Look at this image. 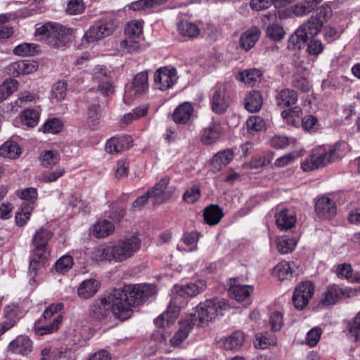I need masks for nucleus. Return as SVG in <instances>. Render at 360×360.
Masks as SVG:
<instances>
[{"mask_svg": "<svg viewBox=\"0 0 360 360\" xmlns=\"http://www.w3.org/2000/svg\"><path fill=\"white\" fill-rule=\"evenodd\" d=\"M330 11L321 7L316 16H311L291 35L288 40L289 49H300L307 40L318 34L322 28L323 21Z\"/></svg>", "mask_w": 360, "mask_h": 360, "instance_id": "3", "label": "nucleus"}, {"mask_svg": "<svg viewBox=\"0 0 360 360\" xmlns=\"http://www.w3.org/2000/svg\"><path fill=\"white\" fill-rule=\"evenodd\" d=\"M344 143H336L326 152L322 149H314L301 164L304 172H311L314 169L326 166L329 163L335 162L344 155L342 147Z\"/></svg>", "mask_w": 360, "mask_h": 360, "instance_id": "4", "label": "nucleus"}, {"mask_svg": "<svg viewBox=\"0 0 360 360\" xmlns=\"http://www.w3.org/2000/svg\"><path fill=\"white\" fill-rule=\"evenodd\" d=\"M94 79L98 83V90L104 96L113 92V85L110 71L104 66L98 65L93 70Z\"/></svg>", "mask_w": 360, "mask_h": 360, "instance_id": "13", "label": "nucleus"}, {"mask_svg": "<svg viewBox=\"0 0 360 360\" xmlns=\"http://www.w3.org/2000/svg\"><path fill=\"white\" fill-rule=\"evenodd\" d=\"M200 195L201 192L200 187L197 185H194L187 189L184 193L183 198L188 203H194L200 198Z\"/></svg>", "mask_w": 360, "mask_h": 360, "instance_id": "61", "label": "nucleus"}, {"mask_svg": "<svg viewBox=\"0 0 360 360\" xmlns=\"http://www.w3.org/2000/svg\"><path fill=\"white\" fill-rule=\"evenodd\" d=\"M149 89L148 83V72L143 71L137 73L134 77L131 86L130 87V92L134 96H141L146 94Z\"/></svg>", "mask_w": 360, "mask_h": 360, "instance_id": "19", "label": "nucleus"}, {"mask_svg": "<svg viewBox=\"0 0 360 360\" xmlns=\"http://www.w3.org/2000/svg\"><path fill=\"white\" fill-rule=\"evenodd\" d=\"M99 288V283L94 279L84 281L77 289V295L83 299H89L93 297Z\"/></svg>", "mask_w": 360, "mask_h": 360, "instance_id": "30", "label": "nucleus"}, {"mask_svg": "<svg viewBox=\"0 0 360 360\" xmlns=\"http://www.w3.org/2000/svg\"><path fill=\"white\" fill-rule=\"evenodd\" d=\"M64 354L59 349L45 347L41 351V360H60Z\"/></svg>", "mask_w": 360, "mask_h": 360, "instance_id": "59", "label": "nucleus"}, {"mask_svg": "<svg viewBox=\"0 0 360 360\" xmlns=\"http://www.w3.org/2000/svg\"><path fill=\"white\" fill-rule=\"evenodd\" d=\"M276 223L281 231L292 229L296 224L297 217L294 211L282 208L275 215Z\"/></svg>", "mask_w": 360, "mask_h": 360, "instance_id": "17", "label": "nucleus"}, {"mask_svg": "<svg viewBox=\"0 0 360 360\" xmlns=\"http://www.w3.org/2000/svg\"><path fill=\"white\" fill-rule=\"evenodd\" d=\"M207 288L205 280L200 279L195 282H189L183 285H175L173 287V293L183 298H191L203 292Z\"/></svg>", "mask_w": 360, "mask_h": 360, "instance_id": "12", "label": "nucleus"}, {"mask_svg": "<svg viewBox=\"0 0 360 360\" xmlns=\"http://www.w3.org/2000/svg\"><path fill=\"white\" fill-rule=\"evenodd\" d=\"M231 103L229 85L226 83H217L212 89L210 99L212 110L216 114H223Z\"/></svg>", "mask_w": 360, "mask_h": 360, "instance_id": "8", "label": "nucleus"}, {"mask_svg": "<svg viewBox=\"0 0 360 360\" xmlns=\"http://www.w3.org/2000/svg\"><path fill=\"white\" fill-rule=\"evenodd\" d=\"M115 226L112 221L107 219L98 220L91 229V233L96 238H104L112 234Z\"/></svg>", "mask_w": 360, "mask_h": 360, "instance_id": "27", "label": "nucleus"}, {"mask_svg": "<svg viewBox=\"0 0 360 360\" xmlns=\"http://www.w3.org/2000/svg\"><path fill=\"white\" fill-rule=\"evenodd\" d=\"M262 72L258 69L245 70L238 75L237 79L244 83L253 86L255 83L260 78Z\"/></svg>", "mask_w": 360, "mask_h": 360, "instance_id": "40", "label": "nucleus"}, {"mask_svg": "<svg viewBox=\"0 0 360 360\" xmlns=\"http://www.w3.org/2000/svg\"><path fill=\"white\" fill-rule=\"evenodd\" d=\"M263 98L261 93L258 91L249 92L245 100V108L250 112H258L262 105Z\"/></svg>", "mask_w": 360, "mask_h": 360, "instance_id": "31", "label": "nucleus"}, {"mask_svg": "<svg viewBox=\"0 0 360 360\" xmlns=\"http://www.w3.org/2000/svg\"><path fill=\"white\" fill-rule=\"evenodd\" d=\"M245 341V336L241 331H236L232 333L224 341V347L226 349L233 350L240 347Z\"/></svg>", "mask_w": 360, "mask_h": 360, "instance_id": "43", "label": "nucleus"}, {"mask_svg": "<svg viewBox=\"0 0 360 360\" xmlns=\"http://www.w3.org/2000/svg\"><path fill=\"white\" fill-rule=\"evenodd\" d=\"M21 122L29 127H35L39 120V112L35 109H26L20 115Z\"/></svg>", "mask_w": 360, "mask_h": 360, "instance_id": "41", "label": "nucleus"}, {"mask_svg": "<svg viewBox=\"0 0 360 360\" xmlns=\"http://www.w3.org/2000/svg\"><path fill=\"white\" fill-rule=\"evenodd\" d=\"M131 138L129 136H121L109 139L105 150L109 153H118L131 146Z\"/></svg>", "mask_w": 360, "mask_h": 360, "instance_id": "20", "label": "nucleus"}, {"mask_svg": "<svg viewBox=\"0 0 360 360\" xmlns=\"http://www.w3.org/2000/svg\"><path fill=\"white\" fill-rule=\"evenodd\" d=\"M348 335L354 341L360 340V311L356 314L354 320L349 323Z\"/></svg>", "mask_w": 360, "mask_h": 360, "instance_id": "53", "label": "nucleus"}, {"mask_svg": "<svg viewBox=\"0 0 360 360\" xmlns=\"http://www.w3.org/2000/svg\"><path fill=\"white\" fill-rule=\"evenodd\" d=\"M226 308V303L218 298L206 300L195 307V313L191 314L189 319L193 323L196 319L195 325H203L222 315Z\"/></svg>", "mask_w": 360, "mask_h": 360, "instance_id": "6", "label": "nucleus"}, {"mask_svg": "<svg viewBox=\"0 0 360 360\" xmlns=\"http://www.w3.org/2000/svg\"><path fill=\"white\" fill-rule=\"evenodd\" d=\"M337 275L340 278H346L352 283V279L355 278V274H353V269L350 264L344 263L339 264L337 268Z\"/></svg>", "mask_w": 360, "mask_h": 360, "instance_id": "58", "label": "nucleus"}, {"mask_svg": "<svg viewBox=\"0 0 360 360\" xmlns=\"http://www.w3.org/2000/svg\"><path fill=\"white\" fill-rule=\"evenodd\" d=\"M276 105L283 108L295 104L297 101V93L290 89L278 91L275 96Z\"/></svg>", "mask_w": 360, "mask_h": 360, "instance_id": "25", "label": "nucleus"}, {"mask_svg": "<svg viewBox=\"0 0 360 360\" xmlns=\"http://www.w3.org/2000/svg\"><path fill=\"white\" fill-rule=\"evenodd\" d=\"M74 262L72 256L65 255L59 258L55 263L54 267L56 272L64 274L72 269Z\"/></svg>", "mask_w": 360, "mask_h": 360, "instance_id": "51", "label": "nucleus"}, {"mask_svg": "<svg viewBox=\"0 0 360 360\" xmlns=\"http://www.w3.org/2000/svg\"><path fill=\"white\" fill-rule=\"evenodd\" d=\"M121 47L127 53H134L139 49V41L138 38H128L121 42Z\"/></svg>", "mask_w": 360, "mask_h": 360, "instance_id": "63", "label": "nucleus"}, {"mask_svg": "<svg viewBox=\"0 0 360 360\" xmlns=\"http://www.w3.org/2000/svg\"><path fill=\"white\" fill-rule=\"evenodd\" d=\"M247 128L250 134L259 132L266 129L264 119L259 116H251L246 121Z\"/></svg>", "mask_w": 360, "mask_h": 360, "instance_id": "49", "label": "nucleus"}, {"mask_svg": "<svg viewBox=\"0 0 360 360\" xmlns=\"http://www.w3.org/2000/svg\"><path fill=\"white\" fill-rule=\"evenodd\" d=\"M33 211L31 202L22 203L20 210L15 214V224L18 226H23L29 221Z\"/></svg>", "mask_w": 360, "mask_h": 360, "instance_id": "37", "label": "nucleus"}, {"mask_svg": "<svg viewBox=\"0 0 360 360\" xmlns=\"http://www.w3.org/2000/svg\"><path fill=\"white\" fill-rule=\"evenodd\" d=\"M177 29L180 34L192 39L196 38L200 32V29L197 24L188 20L179 22Z\"/></svg>", "mask_w": 360, "mask_h": 360, "instance_id": "33", "label": "nucleus"}, {"mask_svg": "<svg viewBox=\"0 0 360 360\" xmlns=\"http://www.w3.org/2000/svg\"><path fill=\"white\" fill-rule=\"evenodd\" d=\"M63 128L61 121L58 118H52L48 120L41 127L44 133L58 134Z\"/></svg>", "mask_w": 360, "mask_h": 360, "instance_id": "54", "label": "nucleus"}, {"mask_svg": "<svg viewBox=\"0 0 360 360\" xmlns=\"http://www.w3.org/2000/svg\"><path fill=\"white\" fill-rule=\"evenodd\" d=\"M39 159L42 167L50 168L59 162L60 157L56 150H44L41 153Z\"/></svg>", "mask_w": 360, "mask_h": 360, "instance_id": "38", "label": "nucleus"}, {"mask_svg": "<svg viewBox=\"0 0 360 360\" xmlns=\"http://www.w3.org/2000/svg\"><path fill=\"white\" fill-rule=\"evenodd\" d=\"M168 184V179H162L151 190L148 191L147 194L152 198L153 204H161L169 200L170 195L166 191Z\"/></svg>", "mask_w": 360, "mask_h": 360, "instance_id": "16", "label": "nucleus"}, {"mask_svg": "<svg viewBox=\"0 0 360 360\" xmlns=\"http://www.w3.org/2000/svg\"><path fill=\"white\" fill-rule=\"evenodd\" d=\"M62 319V316L56 315L51 322L46 323L41 326L35 324V333L38 335H44L53 333L54 331L57 330L58 328H59V325L60 324Z\"/></svg>", "mask_w": 360, "mask_h": 360, "instance_id": "36", "label": "nucleus"}, {"mask_svg": "<svg viewBox=\"0 0 360 360\" xmlns=\"http://www.w3.org/2000/svg\"><path fill=\"white\" fill-rule=\"evenodd\" d=\"M297 245V240L286 236H281L277 240V248L281 254L291 252Z\"/></svg>", "mask_w": 360, "mask_h": 360, "instance_id": "45", "label": "nucleus"}, {"mask_svg": "<svg viewBox=\"0 0 360 360\" xmlns=\"http://www.w3.org/2000/svg\"><path fill=\"white\" fill-rule=\"evenodd\" d=\"M85 5L83 0H70L66 7V11L70 15H77L84 12Z\"/></svg>", "mask_w": 360, "mask_h": 360, "instance_id": "60", "label": "nucleus"}, {"mask_svg": "<svg viewBox=\"0 0 360 360\" xmlns=\"http://www.w3.org/2000/svg\"><path fill=\"white\" fill-rule=\"evenodd\" d=\"M53 233L44 227H40L34 232L32 238L34 255L38 258H47L51 252L49 245Z\"/></svg>", "mask_w": 360, "mask_h": 360, "instance_id": "10", "label": "nucleus"}, {"mask_svg": "<svg viewBox=\"0 0 360 360\" xmlns=\"http://www.w3.org/2000/svg\"><path fill=\"white\" fill-rule=\"evenodd\" d=\"M322 334L320 328L314 327L311 328L307 334L306 342L310 347H314L319 342Z\"/></svg>", "mask_w": 360, "mask_h": 360, "instance_id": "64", "label": "nucleus"}, {"mask_svg": "<svg viewBox=\"0 0 360 360\" xmlns=\"http://www.w3.org/2000/svg\"><path fill=\"white\" fill-rule=\"evenodd\" d=\"M261 32L257 27H252L245 31L240 37V47L245 51L251 49L258 41Z\"/></svg>", "mask_w": 360, "mask_h": 360, "instance_id": "24", "label": "nucleus"}, {"mask_svg": "<svg viewBox=\"0 0 360 360\" xmlns=\"http://www.w3.org/2000/svg\"><path fill=\"white\" fill-rule=\"evenodd\" d=\"M32 345L29 337L18 335L9 343L8 349L12 353L27 356L32 351Z\"/></svg>", "mask_w": 360, "mask_h": 360, "instance_id": "15", "label": "nucleus"}, {"mask_svg": "<svg viewBox=\"0 0 360 360\" xmlns=\"http://www.w3.org/2000/svg\"><path fill=\"white\" fill-rule=\"evenodd\" d=\"M20 154V147L13 141H7L0 147V155L4 158L15 159Z\"/></svg>", "mask_w": 360, "mask_h": 360, "instance_id": "35", "label": "nucleus"}, {"mask_svg": "<svg viewBox=\"0 0 360 360\" xmlns=\"http://www.w3.org/2000/svg\"><path fill=\"white\" fill-rule=\"evenodd\" d=\"M143 32L142 22L139 20H131L125 27L124 34L128 38L139 39Z\"/></svg>", "mask_w": 360, "mask_h": 360, "instance_id": "47", "label": "nucleus"}, {"mask_svg": "<svg viewBox=\"0 0 360 360\" xmlns=\"http://www.w3.org/2000/svg\"><path fill=\"white\" fill-rule=\"evenodd\" d=\"M116 20L112 18L102 19L91 26L83 36V41L94 43L111 35L116 30Z\"/></svg>", "mask_w": 360, "mask_h": 360, "instance_id": "7", "label": "nucleus"}, {"mask_svg": "<svg viewBox=\"0 0 360 360\" xmlns=\"http://www.w3.org/2000/svg\"><path fill=\"white\" fill-rule=\"evenodd\" d=\"M18 86V82L16 79H6L0 84V102L6 100L15 92Z\"/></svg>", "mask_w": 360, "mask_h": 360, "instance_id": "44", "label": "nucleus"}, {"mask_svg": "<svg viewBox=\"0 0 360 360\" xmlns=\"http://www.w3.org/2000/svg\"><path fill=\"white\" fill-rule=\"evenodd\" d=\"M204 220L210 226H214L219 223L224 213L218 205L212 204L204 209Z\"/></svg>", "mask_w": 360, "mask_h": 360, "instance_id": "29", "label": "nucleus"}, {"mask_svg": "<svg viewBox=\"0 0 360 360\" xmlns=\"http://www.w3.org/2000/svg\"><path fill=\"white\" fill-rule=\"evenodd\" d=\"M319 0H303L292 6L295 16L301 17L310 13L319 4Z\"/></svg>", "mask_w": 360, "mask_h": 360, "instance_id": "34", "label": "nucleus"}, {"mask_svg": "<svg viewBox=\"0 0 360 360\" xmlns=\"http://www.w3.org/2000/svg\"><path fill=\"white\" fill-rule=\"evenodd\" d=\"M220 136V126L212 122L201 132L200 140L205 145H211L215 143Z\"/></svg>", "mask_w": 360, "mask_h": 360, "instance_id": "28", "label": "nucleus"}, {"mask_svg": "<svg viewBox=\"0 0 360 360\" xmlns=\"http://www.w3.org/2000/svg\"><path fill=\"white\" fill-rule=\"evenodd\" d=\"M38 63L34 60H24L11 63L8 67L10 74L14 77L29 75L37 71Z\"/></svg>", "mask_w": 360, "mask_h": 360, "instance_id": "18", "label": "nucleus"}, {"mask_svg": "<svg viewBox=\"0 0 360 360\" xmlns=\"http://www.w3.org/2000/svg\"><path fill=\"white\" fill-rule=\"evenodd\" d=\"M252 291V288L250 285H232L229 288V293L231 298L235 299L239 302H243L249 300Z\"/></svg>", "mask_w": 360, "mask_h": 360, "instance_id": "32", "label": "nucleus"}, {"mask_svg": "<svg viewBox=\"0 0 360 360\" xmlns=\"http://www.w3.org/2000/svg\"><path fill=\"white\" fill-rule=\"evenodd\" d=\"M314 288L311 282H302L295 288L294 293L296 296L304 297L310 300L314 295Z\"/></svg>", "mask_w": 360, "mask_h": 360, "instance_id": "55", "label": "nucleus"}, {"mask_svg": "<svg viewBox=\"0 0 360 360\" xmlns=\"http://www.w3.org/2000/svg\"><path fill=\"white\" fill-rule=\"evenodd\" d=\"M112 292L115 313L123 321L132 316L134 307L143 304L156 294V287L148 283L129 284L115 289Z\"/></svg>", "mask_w": 360, "mask_h": 360, "instance_id": "1", "label": "nucleus"}, {"mask_svg": "<svg viewBox=\"0 0 360 360\" xmlns=\"http://www.w3.org/2000/svg\"><path fill=\"white\" fill-rule=\"evenodd\" d=\"M37 46L34 44L23 43L13 49V53L18 56H30L37 53Z\"/></svg>", "mask_w": 360, "mask_h": 360, "instance_id": "52", "label": "nucleus"}, {"mask_svg": "<svg viewBox=\"0 0 360 360\" xmlns=\"http://www.w3.org/2000/svg\"><path fill=\"white\" fill-rule=\"evenodd\" d=\"M196 319L193 323L190 319L182 321L179 323V328L175 333L174 336L171 338L170 342L172 346H178L180 345L188 335L193 326L195 325Z\"/></svg>", "mask_w": 360, "mask_h": 360, "instance_id": "26", "label": "nucleus"}, {"mask_svg": "<svg viewBox=\"0 0 360 360\" xmlns=\"http://www.w3.org/2000/svg\"><path fill=\"white\" fill-rule=\"evenodd\" d=\"M112 296L113 292H111L105 297L95 300L89 308L90 316L96 321H101L107 317L110 310L116 319L122 321V318L115 313Z\"/></svg>", "mask_w": 360, "mask_h": 360, "instance_id": "9", "label": "nucleus"}, {"mask_svg": "<svg viewBox=\"0 0 360 360\" xmlns=\"http://www.w3.org/2000/svg\"><path fill=\"white\" fill-rule=\"evenodd\" d=\"M193 107L191 103L184 102L176 108L172 114V119L176 124H186L191 118Z\"/></svg>", "mask_w": 360, "mask_h": 360, "instance_id": "22", "label": "nucleus"}, {"mask_svg": "<svg viewBox=\"0 0 360 360\" xmlns=\"http://www.w3.org/2000/svg\"><path fill=\"white\" fill-rule=\"evenodd\" d=\"M266 34L272 40L279 41L283 38L285 32L281 25L272 24L267 27Z\"/></svg>", "mask_w": 360, "mask_h": 360, "instance_id": "57", "label": "nucleus"}, {"mask_svg": "<svg viewBox=\"0 0 360 360\" xmlns=\"http://www.w3.org/2000/svg\"><path fill=\"white\" fill-rule=\"evenodd\" d=\"M70 33L69 28L58 23L48 22L37 27L34 34L53 48H63L66 45Z\"/></svg>", "mask_w": 360, "mask_h": 360, "instance_id": "5", "label": "nucleus"}, {"mask_svg": "<svg viewBox=\"0 0 360 360\" xmlns=\"http://www.w3.org/2000/svg\"><path fill=\"white\" fill-rule=\"evenodd\" d=\"M233 152L231 150H226L217 153L212 159V163L217 171H219L222 166H226L233 158Z\"/></svg>", "mask_w": 360, "mask_h": 360, "instance_id": "39", "label": "nucleus"}, {"mask_svg": "<svg viewBox=\"0 0 360 360\" xmlns=\"http://www.w3.org/2000/svg\"><path fill=\"white\" fill-rule=\"evenodd\" d=\"M179 307L176 305L169 304L166 311L160 315L154 320L155 324L161 328H167L178 317Z\"/></svg>", "mask_w": 360, "mask_h": 360, "instance_id": "23", "label": "nucleus"}, {"mask_svg": "<svg viewBox=\"0 0 360 360\" xmlns=\"http://www.w3.org/2000/svg\"><path fill=\"white\" fill-rule=\"evenodd\" d=\"M141 247V240L136 236L120 239L115 243L99 245L94 248L92 259L98 262H123L132 257Z\"/></svg>", "mask_w": 360, "mask_h": 360, "instance_id": "2", "label": "nucleus"}, {"mask_svg": "<svg viewBox=\"0 0 360 360\" xmlns=\"http://www.w3.org/2000/svg\"><path fill=\"white\" fill-rule=\"evenodd\" d=\"M38 99L37 95L27 91L19 94L18 98L11 103L12 110H17L18 108L24 107L27 103L35 101Z\"/></svg>", "mask_w": 360, "mask_h": 360, "instance_id": "46", "label": "nucleus"}, {"mask_svg": "<svg viewBox=\"0 0 360 360\" xmlns=\"http://www.w3.org/2000/svg\"><path fill=\"white\" fill-rule=\"evenodd\" d=\"M274 273L280 281H284L290 279L292 276L293 271L290 263L283 261L274 267Z\"/></svg>", "mask_w": 360, "mask_h": 360, "instance_id": "42", "label": "nucleus"}, {"mask_svg": "<svg viewBox=\"0 0 360 360\" xmlns=\"http://www.w3.org/2000/svg\"><path fill=\"white\" fill-rule=\"evenodd\" d=\"M65 173L64 167H58L52 172H45L38 176V180L43 183H51L56 181Z\"/></svg>", "mask_w": 360, "mask_h": 360, "instance_id": "50", "label": "nucleus"}, {"mask_svg": "<svg viewBox=\"0 0 360 360\" xmlns=\"http://www.w3.org/2000/svg\"><path fill=\"white\" fill-rule=\"evenodd\" d=\"M17 195L21 199L24 200L22 203L29 202H31L34 207L35 201L37 198V190L32 187L18 190L17 191Z\"/></svg>", "mask_w": 360, "mask_h": 360, "instance_id": "56", "label": "nucleus"}, {"mask_svg": "<svg viewBox=\"0 0 360 360\" xmlns=\"http://www.w3.org/2000/svg\"><path fill=\"white\" fill-rule=\"evenodd\" d=\"M345 290L336 285H329L323 294L321 303L323 306H330L336 304L340 300L345 297Z\"/></svg>", "mask_w": 360, "mask_h": 360, "instance_id": "21", "label": "nucleus"}, {"mask_svg": "<svg viewBox=\"0 0 360 360\" xmlns=\"http://www.w3.org/2000/svg\"><path fill=\"white\" fill-rule=\"evenodd\" d=\"M167 0H138L129 5V8L133 11H147L162 4Z\"/></svg>", "mask_w": 360, "mask_h": 360, "instance_id": "48", "label": "nucleus"}, {"mask_svg": "<svg viewBox=\"0 0 360 360\" xmlns=\"http://www.w3.org/2000/svg\"><path fill=\"white\" fill-rule=\"evenodd\" d=\"M315 212L320 219H330L337 213L336 204L330 198L322 196L316 201Z\"/></svg>", "mask_w": 360, "mask_h": 360, "instance_id": "14", "label": "nucleus"}, {"mask_svg": "<svg viewBox=\"0 0 360 360\" xmlns=\"http://www.w3.org/2000/svg\"><path fill=\"white\" fill-rule=\"evenodd\" d=\"M46 258H38L33 255V258L31 259L29 266V275L30 280H33L37 274V271L40 269L44 264Z\"/></svg>", "mask_w": 360, "mask_h": 360, "instance_id": "62", "label": "nucleus"}, {"mask_svg": "<svg viewBox=\"0 0 360 360\" xmlns=\"http://www.w3.org/2000/svg\"><path fill=\"white\" fill-rule=\"evenodd\" d=\"M177 80V71L174 68L161 67L154 75L155 86L161 91L172 88Z\"/></svg>", "mask_w": 360, "mask_h": 360, "instance_id": "11", "label": "nucleus"}]
</instances>
